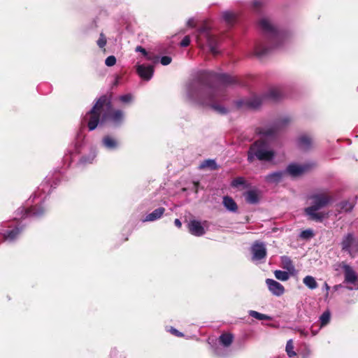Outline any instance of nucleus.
<instances>
[{
	"instance_id": "nucleus-44",
	"label": "nucleus",
	"mask_w": 358,
	"mask_h": 358,
	"mask_svg": "<svg viewBox=\"0 0 358 358\" xmlns=\"http://www.w3.org/2000/svg\"><path fill=\"white\" fill-rule=\"evenodd\" d=\"M135 50L136 52H141L143 55V57L148 53V51L141 45H138L136 48Z\"/></svg>"
},
{
	"instance_id": "nucleus-30",
	"label": "nucleus",
	"mask_w": 358,
	"mask_h": 358,
	"mask_svg": "<svg viewBox=\"0 0 358 358\" xmlns=\"http://www.w3.org/2000/svg\"><path fill=\"white\" fill-rule=\"evenodd\" d=\"M231 185L233 187H243V188H247L248 187V183L244 178L243 177H238L235 179H234L231 181Z\"/></svg>"
},
{
	"instance_id": "nucleus-43",
	"label": "nucleus",
	"mask_w": 358,
	"mask_h": 358,
	"mask_svg": "<svg viewBox=\"0 0 358 358\" xmlns=\"http://www.w3.org/2000/svg\"><path fill=\"white\" fill-rule=\"evenodd\" d=\"M190 43V38L188 36H186L183 38V39L180 42V45L182 47H187Z\"/></svg>"
},
{
	"instance_id": "nucleus-20",
	"label": "nucleus",
	"mask_w": 358,
	"mask_h": 358,
	"mask_svg": "<svg viewBox=\"0 0 358 358\" xmlns=\"http://www.w3.org/2000/svg\"><path fill=\"white\" fill-rule=\"evenodd\" d=\"M245 201L252 204L258 203L259 200V192L257 189H250L244 194Z\"/></svg>"
},
{
	"instance_id": "nucleus-46",
	"label": "nucleus",
	"mask_w": 358,
	"mask_h": 358,
	"mask_svg": "<svg viewBox=\"0 0 358 358\" xmlns=\"http://www.w3.org/2000/svg\"><path fill=\"white\" fill-rule=\"evenodd\" d=\"M299 332H300L301 335H302L303 336H308V331L307 330L300 329Z\"/></svg>"
},
{
	"instance_id": "nucleus-31",
	"label": "nucleus",
	"mask_w": 358,
	"mask_h": 358,
	"mask_svg": "<svg viewBox=\"0 0 358 358\" xmlns=\"http://www.w3.org/2000/svg\"><path fill=\"white\" fill-rule=\"evenodd\" d=\"M249 315L259 320H270L271 317L267 315L258 313L255 310H250Z\"/></svg>"
},
{
	"instance_id": "nucleus-25",
	"label": "nucleus",
	"mask_w": 358,
	"mask_h": 358,
	"mask_svg": "<svg viewBox=\"0 0 358 358\" xmlns=\"http://www.w3.org/2000/svg\"><path fill=\"white\" fill-rule=\"evenodd\" d=\"M217 168V165L214 159H208L203 161L200 165V169L215 170Z\"/></svg>"
},
{
	"instance_id": "nucleus-18",
	"label": "nucleus",
	"mask_w": 358,
	"mask_h": 358,
	"mask_svg": "<svg viewBox=\"0 0 358 358\" xmlns=\"http://www.w3.org/2000/svg\"><path fill=\"white\" fill-rule=\"evenodd\" d=\"M266 284L270 292L276 296H280L285 293V287L278 281L268 278L266 280Z\"/></svg>"
},
{
	"instance_id": "nucleus-10",
	"label": "nucleus",
	"mask_w": 358,
	"mask_h": 358,
	"mask_svg": "<svg viewBox=\"0 0 358 358\" xmlns=\"http://www.w3.org/2000/svg\"><path fill=\"white\" fill-rule=\"evenodd\" d=\"M4 224L7 225L6 227L8 229H0V234L2 235L4 241L9 242L13 241L20 234L22 227H20V224L18 222H16L15 226L10 224L8 222H6Z\"/></svg>"
},
{
	"instance_id": "nucleus-28",
	"label": "nucleus",
	"mask_w": 358,
	"mask_h": 358,
	"mask_svg": "<svg viewBox=\"0 0 358 358\" xmlns=\"http://www.w3.org/2000/svg\"><path fill=\"white\" fill-rule=\"evenodd\" d=\"M303 282L305 284V285L310 289H314L317 287V283L315 279L311 275L306 276L303 278Z\"/></svg>"
},
{
	"instance_id": "nucleus-24",
	"label": "nucleus",
	"mask_w": 358,
	"mask_h": 358,
	"mask_svg": "<svg viewBox=\"0 0 358 358\" xmlns=\"http://www.w3.org/2000/svg\"><path fill=\"white\" fill-rule=\"evenodd\" d=\"M102 143L105 148L110 150L115 149L117 147V141L109 136H105L103 138Z\"/></svg>"
},
{
	"instance_id": "nucleus-26",
	"label": "nucleus",
	"mask_w": 358,
	"mask_h": 358,
	"mask_svg": "<svg viewBox=\"0 0 358 358\" xmlns=\"http://www.w3.org/2000/svg\"><path fill=\"white\" fill-rule=\"evenodd\" d=\"M223 204L224 207L230 211L234 212L237 210V205L236 202L229 196L224 197Z\"/></svg>"
},
{
	"instance_id": "nucleus-4",
	"label": "nucleus",
	"mask_w": 358,
	"mask_h": 358,
	"mask_svg": "<svg viewBox=\"0 0 358 358\" xmlns=\"http://www.w3.org/2000/svg\"><path fill=\"white\" fill-rule=\"evenodd\" d=\"M282 96V91L277 87L271 88L268 94L264 96H252L248 99H241L236 101L238 108L246 107L248 108L256 109L261 106L263 100L268 99L272 101H278Z\"/></svg>"
},
{
	"instance_id": "nucleus-47",
	"label": "nucleus",
	"mask_w": 358,
	"mask_h": 358,
	"mask_svg": "<svg viewBox=\"0 0 358 358\" xmlns=\"http://www.w3.org/2000/svg\"><path fill=\"white\" fill-rule=\"evenodd\" d=\"M174 224H175V225H176L177 227H178V228H180V227H181V225H182L181 222H180V220H178V219H176V220H175V221H174Z\"/></svg>"
},
{
	"instance_id": "nucleus-17",
	"label": "nucleus",
	"mask_w": 358,
	"mask_h": 358,
	"mask_svg": "<svg viewBox=\"0 0 358 358\" xmlns=\"http://www.w3.org/2000/svg\"><path fill=\"white\" fill-rule=\"evenodd\" d=\"M136 69L138 75L144 80H150L154 74L152 65L136 64Z\"/></svg>"
},
{
	"instance_id": "nucleus-1",
	"label": "nucleus",
	"mask_w": 358,
	"mask_h": 358,
	"mask_svg": "<svg viewBox=\"0 0 358 358\" xmlns=\"http://www.w3.org/2000/svg\"><path fill=\"white\" fill-rule=\"evenodd\" d=\"M236 82V78L229 74L203 71L187 85V98L191 103L210 106L217 113L225 114L227 108L216 102L224 100L225 87Z\"/></svg>"
},
{
	"instance_id": "nucleus-40",
	"label": "nucleus",
	"mask_w": 358,
	"mask_h": 358,
	"mask_svg": "<svg viewBox=\"0 0 358 358\" xmlns=\"http://www.w3.org/2000/svg\"><path fill=\"white\" fill-rule=\"evenodd\" d=\"M97 45L101 48H103L106 45V38L102 33L100 34L99 38L97 41Z\"/></svg>"
},
{
	"instance_id": "nucleus-7",
	"label": "nucleus",
	"mask_w": 358,
	"mask_h": 358,
	"mask_svg": "<svg viewBox=\"0 0 358 358\" xmlns=\"http://www.w3.org/2000/svg\"><path fill=\"white\" fill-rule=\"evenodd\" d=\"M291 121L288 116L282 117L273 123L266 124L256 129V133L266 139H273L275 137L278 131L287 126Z\"/></svg>"
},
{
	"instance_id": "nucleus-29",
	"label": "nucleus",
	"mask_w": 358,
	"mask_h": 358,
	"mask_svg": "<svg viewBox=\"0 0 358 358\" xmlns=\"http://www.w3.org/2000/svg\"><path fill=\"white\" fill-rule=\"evenodd\" d=\"M222 16L224 22L228 24H232L236 18V14L231 11L223 12Z\"/></svg>"
},
{
	"instance_id": "nucleus-50",
	"label": "nucleus",
	"mask_w": 358,
	"mask_h": 358,
	"mask_svg": "<svg viewBox=\"0 0 358 358\" xmlns=\"http://www.w3.org/2000/svg\"><path fill=\"white\" fill-rule=\"evenodd\" d=\"M311 331H312V335L313 336H315L317 334V332H318V331H315V330H313V329H312Z\"/></svg>"
},
{
	"instance_id": "nucleus-6",
	"label": "nucleus",
	"mask_w": 358,
	"mask_h": 358,
	"mask_svg": "<svg viewBox=\"0 0 358 358\" xmlns=\"http://www.w3.org/2000/svg\"><path fill=\"white\" fill-rule=\"evenodd\" d=\"M310 199L312 200V206L305 208L306 213L313 220L322 221L324 215L322 213H318L317 210L326 206L331 201V198L320 194H314Z\"/></svg>"
},
{
	"instance_id": "nucleus-34",
	"label": "nucleus",
	"mask_w": 358,
	"mask_h": 358,
	"mask_svg": "<svg viewBox=\"0 0 358 358\" xmlns=\"http://www.w3.org/2000/svg\"><path fill=\"white\" fill-rule=\"evenodd\" d=\"M286 352L289 357H292L296 355L294 351V345L292 339L289 340L286 344Z\"/></svg>"
},
{
	"instance_id": "nucleus-41",
	"label": "nucleus",
	"mask_w": 358,
	"mask_h": 358,
	"mask_svg": "<svg viewBox=\"0 0 358 358\" xmlns=\"http://www.w3.org/2000/svg\"><path fill=\"white\" fill-rule=\"evenodd\" d=\"M116 63V58L115 56H109L105 60V64L108 66H113Z\"/></svg>"
},
{
	"instance_id": "nucleus-37",
	"label": "nucleus",
	"mask_w": 358,
	"mask_h": 358,
	"mask_svg": "<svg viewBox=\"0 0 358 358\" xmlns=\"http://www.w3.org/2000/svg\"><path fill=\"white\" fill-rule=\"evenodd\" d=\"M314 236V233L311 229L303 230L300 234V237L304 239H308Z\"/></svg>"
},
{
	"instance_id": "nucleus-55",
	"label": "nucleus",
	"mask_w": 358,
	"mask_h": 358,
	"mask_svg": "<svg viewBox=\"0 0 358 358\" xmlns=\"http://www.w3.org/2000/svg\"><path fill=\"white\" fill-rule=\"evenodd\" d=\"M357 250H358V243H357Z\"/></svg>"
},
{
	"instance_id": "nucleus-3",
	"label": "nucleus",
	"mask_w": 358,
	"mask_h": 358,
	"mask_svg": "<svg viewBox=\"0 0 358 358\" xmlns=\"http://www.w3.org/2000/svg\"><path fill=\"white\" fill-rule=\"evenodd\" d=\"M46 189L48 190V192H50L49 184L45 182L41 185L33 196L28 201L27 205L31 203H34L35 206L31 208L24 206L19 208L16 212L15 220L41 216L45 212V209L41 206V204L46 197Z\"/></svg>"
},
{
	"instance_id": "nucleus-14",
	"label": "nucleus",
	"mask_w": 358,
	"mask_h": 358,
	"mask_svg": "<svg viewBox=\"0 0 358 358\" xmlns=\"http://www.w3.org/2000/svg\"><path fill=\"white\" fill-rule=\"evenodd\" d=\"M310 168V166L308 164L305 165H299L297 164H290L285 171V174L287 173L292 177L300 176L307 171H308Z\"/></svg>"
},
{
	"instance_id": "nucleus-32",
	"label": "nucleus",
	"mask_w": 358,
	"mask_h": 358,
	"mask_svg": "<svg viewBox=\"0 0 358 358\" xmlns=\"http://www.w3.org/2000/svg\"><path fill=\"white\" fill-rule=\"evenodd\" d=\"M233 341V336L229 334H224L220 336V341L224 346H229Z\"/></svg>"
},
{
	"instance_id": "nucleus-48",
	"label": "nucleus",
	"mask_w": 358,
	"mask_h": 358,
	"mask_svg": "<svg viewBox=\"0 0 358 358\" xmlns=\"http://www.w3.org/2000/svg\"><path fill=\"white\" fill-rule=\"evenodd\" d=\"M187 25L189 27H194V20L193 19H189L188 21H187Z\"/></svg>"
},
{
	"instance_id": "nucleus-8",
	"label": "nucleus",
	"mask_w": 358,
	"mask_h": 358,
	"mask_svg": "<svg viewBox=\"0 0 358 358\" xmlns=\"http://www.w3.org/2000/svg\"><path fill=\"white\" fill-rule=\"evenodd\" d=\"M106 102V97L103 96L100 97L92 107V108L85 115L83 118L85 122H87L90 131H92L97 127L102 108Z\"/></svg>"
},
{
	"instance_id": "nucleus-53",
	"label": "nucleus",
	"mask_w": 358,
	"mask_h": 358,
	"mask_svg": "<svg viewBox=\"0 0 358 358\" xmlns=\"http://www.w3.org/2000/svg\"><path fill=\"white\" fill-rule=\"evenodd\" d=\"M259 5V3L257 1L254 2V6L257 7Z\"/></svg>"
},
{
	"instance_id": "nucleus-2",
	"label": "nucleus",
	"mask_w": 358,
	"mask_h": 358,
	"mask_svg": "<svg viewBox=\"0 0 358 358\" xmlns=\"http://www.w3.org/2000/svg\"><path fill=\"white\" fill-rule=\"evenodd\" d=\"M259 25L265 35L266 41L258 43L254 52L258 57H262L271 50L280 48L287 39V34L283 31L278 30L266 18H262L259 21Z\"/></svg>"
},
{
	"instance_id": "nucleus-45",
	"label": "nucleus",
	"mask_w": 358,
	"mask_h": 358,
	"mask_svg": "<svg viewBox=\"0 0 358 358\" xmlns=\"http://www.w3.org/2000/svg\"><path fill=\"white\" fill-rule=\"evenodd\" d=\"M170 332L172 334H173V335H175L176 336H179L180 337V336H183V334L182 333L179 332L177 329H174L173 327L171 328Z\"/></svg>"
},
{
	"instance_id": "nucleus-39",
	"label": "nucleus",
	"mask_w": 358,
	"mask_h": 358,
	"mask_svg": "<svg viewBox=\"0 0 358 358\" xmlns=\"http://www.w3.org/2000/svg\"><path fill=\"white\" fill-rule=\"evenodd\" d=\"M133 96L131 94L122 95L119 97V100L124 103H129L132 101Z\"/></svg>"
},
{
	"instance_id": "nucleus-52",
	"label": "nucleus",
	"mask_w": 358,
	"mask_h": 358,
	"mask_svg": "<svg viewBox=\"0 0 358 358\" xmlns=\"http://www.w3.org/2000/svg\"><path fill=\"white\" fill-rule=\"evenodd\" d=\"M324 288H326V289L328 291L329 289V285H327V283H324Z\"/></svg>"
},
{
	"instance_id": "nucleus-11",
	"label": "nucleus",
	"mask_w": 358,
	"mask_h": 358,
	"mask_svg": "<svg viewBox=\"0 0 358 358\" xmlns=\"http://www.w3.org/2000/svg\"><path fill=\"white\" fill-rule=\"evenodd\" d=\"M342 268L344 271L345 282L350 285L348 288L350 289H358V276L356 272L350 266L344 263Z\"/></svg>"
},
{
	"instance_id": "nucleus-42",
	"label": "nucleus",
	"mask_w": 358,
	"mask_h": 358,
	"mask_svg": "<svg viewBox=\"0 0 358 358\" xmlns=\"http://www.w3.org/2000/svg\"><path fill=\"white\" fill-rule=\"evenodd\" d=\"M171 57L169 56H163L160 58V63L164 66H166L171 62Z\"/></svg>"
},
{
	"instance_id": "nucleus-21",
	"label": "nucleus",
	"mask_w": 358,
	"mask_h": 358,
	"mask_svg": "<svg viewBox=\"0 0 358 358\" xmlns=\"http://www.w3.org/2000/svg\"><path fill=\"white\" fill-rule=\"evenodd\" d=\"M285 174V171H276L271 173L268 174L265 180L268 183H278L280 182Z\"/></svg>"
},
{
	"instance_id": "nucleus-12",
	"label": "nucleus",
	"mask_w": 358,
	"mask_h": 358,
	"mask_svg": "<svg viewBox=\"0 0 358 358\" xmlns=\"http://www.w3.org/2000/svg\"><path fill=\"white\" fill-rule=\"evenodd\" d=\"M314 138L308 134H302L296 139V147L303 151L310 150L314 146Z\"/></svg>"
},
{
	"instance_id": "nucleus-33",
	"label": "nucleus",
	"mask_w": 358,
	"mask_h": 358,
	"mask_svg": "<svg viewBox=\"0 0 358 358\" xmlns=\"http://www.w3.org/2000/svg\"><path fill=\"white\" fill-rule=\"evenodd\" d=\"M331 318V315L329 311L324 312L322 315L320 317V327H322L325 325H327Z\"/></svg>"
},
{
	"instance_id": "nucleus-23",
	"label": "nucleus",
	"mask_w": 358,
	"mask_h": 358,
	"mask_svg": "<svg viewBox=\"0 0 358 358\" xmlns=\"http://www.w3.org/2000/svg\"><path fill=\"white\" fill-rule=\"evenodd\" d=\"M281 266L286 271L291 273L292 275H294L296 273V270L292 262L288 257L283 256L281 257Z\"/></svg>"
},
{
	"instance_id": "nucleus-9",
	"label": "nucleus",
	"mask_w": 358,
	"mask_h": 358,
	"mask_svg": "<svg viewBox=\"0 0 358 358\" xmlns=\"http://www.w3.org/2000/svg\"><path fill=\"white\" fill-rule=\"evenodd\" d=\"M274 155L270 145L263 140H259L250 146L248 157H274Z\"/></svg>"
},
{
	"instance_id": "nucleus-5",
	"label": "nucleus",
	"mask_w": 358,
	"mask_h": 358,
	"mask_svg": "<svg viewBox=\"0 0 358 358\" xmlns=\"http://www.w3.org/2000/svg\"><path fill=\"white\" fill-rule=\"evenodd\" d=\"M196 43L201 48L208 47L210 52L215 55L219 53V40L211 34L210 30L206 26H203L198 30Z\"/></svg>"
},
{
	"instance_id": "nucleus-15",
	"label": "nucleus",
	"mask_w": 358,
	"mask_h": 358,
	"mask_svg": "<svg viewBox=\"0 0 358 358\" xmlns=\"http://www.w3.org/2000/svg\"><path fill=\"white\" fill-rule=\"evenodd\" d=\"M207 222L205 221L201 222L198 220H191L188 224V229L189 232L196 236H203L206 233L205 227Z\"/></svg>"
},
{
	"instance_id": "nucleus-27",
	"label": "nucleus",
	"mask_w": 358,
	"mask_h": 358,
	"mask_svg": "<svg viewBox=\"0 0 358 358\" xmlns=\"http://www.w3.org/2000/svg\"><path fill=\"white\" fill-rule=\"evenodd\" d=\"M274 275L279 280L287 281L289 280L290 275H292L287 271L275 270L274 271Z\"/></svg>"
},
{
	"instance_id": "nucleus-49",
	"label": "nucleus",
	"mask_w": 358,
	"mask_h": 358,
	"mask_svg": "<svg viewBox=\"0 0 358 358\" xmlns=\"http://www.w3.org/2000/svg\"><path fill=\"white\" fill-rule=\"evenodd\" d=\"M260 161H262V160H264V161H271L273 158H262V157H259V158H257Z\"/></svg>"
},
{
	"instance_id": "nucleus-35",
	"label": "nucleus",
	"mask_w": 358,
	"mask_h": 358,
	"mask_svg": "<svg viewBox=\"0 0 358 358\" xmlns=\"http://www.w3.org/2000/svg\"><path fill=\"white\" fill-rule=\"evenodd\" d=\"M353 207H354V203L350 202L349 201H345L341 202L340 203L341 209L345 212L350 211L351 210H352Z\"/></svg>"
},
{
	"instance_id": "nucleus-13",
	"label": "nucleus",
	"mask_w": 358,
	"mask_h": 358,
	"mask_svg": "<svg viewBox=\"0 0 358 358\" xmlns=\"http://www.w3.org/2000/svg\"><path fill=\"white\" fill-rule=\"evenodd\" d=\"M252 260L259 262L266 256V249L263 243L256 242L251 247Z\"/></svg>"
},
{
	"instance_id": "nucleus-51",
	"label": "nucleus",
	"mask_w": 358,
	"mask_h": 358,
	"mask_svg": "<svg viewBox=\"0 0 358 358\" xmlns=\"http://www.w3.org/2000/svg\"><path fill=\"white\" fill-rule=\"evenodd\" d=\"M248 161H249L250 163H252L255 158L250 157V158H248Z\"/></svg>"
},
{
	"instance_id": "nucleus-22",
	"label": "nucleus",
	"mask_w": 358,
	"mask_h": 358,
	"mask_svg": "<svg viewBox=\"0 0 358 358\" xmlns=\"http://www.w3.org/2000/svg\"><path fill=\"white\" fill-rule=\"evenodd\" d=\"M165 209L162 207L155 209L151 213L147 215L145 218L143 220L144 222H152L158 220L164 214Z\"/></svg>"
},
{
	"instance_id": "nucleus-19",
	"label": "nucleus",
	"mask_w": 358,
	"mask_h": 358,
	"mask_svg": "<svg viewBox=\"0 0 358 358\" xmlns=\"http://www.w3.org/2000/svg\"><path fill=\"white\" fill-rule=\"evenodd\" d=\"M108 119L114 125H120L124 120V113L120 110H115L110 113H106L102 117V121Z\"/></svg>"
},
{
	"instance_id": "nucleus-36",
	"label": "nucleus",
	"mask_w": 358,
	"mask_h": 358,
	"mask_svg": "<svg viewBox=\"0 0 358 358\" xmlns=\"http://www.w3.org/2000/svg\"><path fill=\"white\" fill-rule=\"evenodd\" d=\"M94 158H79L78 161L76 162V165L79 167L85 166L86 164H90L93 163Z\"/></svg>"
},
{
	"instance_id": "nucleus-16",
	"label": "nucleus",
	"mask_w": 358,
	"mask_h": 358,
	"mask_svg": "<svg viewBox=\"0 0 358 358\" xmlns=\"http://www.w3.org/2000/svg\"><path fill=\"white\" fill-rule=\"evenodd\" d=\"M355 239L352 234H348L344 236L341 243L342 250L348 252L352 258H354L355 256V250L354 248H356L357 249V245L355 246L353 245Z\"/></svg>"
},
{
	"instance_id": "nucleus-38",
	"label": "nucleus",
	"mask_w": 358,
	"mask_h": 358,
	"mask_svg": "<svg viewBox=\"0 0 358 358\" xmlns=\"http://www.w3.org/2000/svg\"><path fill=\"white\" fill-rule=\"evenodd\" d=\"M144 57L146 60L152 62L153 64H156L159 61V57L149 52H148L147 55H145Z\"/></svg>"
},
{
	"instance_id": "nucleus-54",
	"label": "nucleus",
	"mask_w": 358,
	"mask_h": 358,
	"mask_svg": "<svg viewBox=\"0 0 358 358\" xmlns=\"http://www.w3.org/2000/svg\"><path fill=\"white\" fill-rule=\"evenodd\" d=\"M74 163V161L71 160V164Z\"/></svg>"
}]
</instances>
